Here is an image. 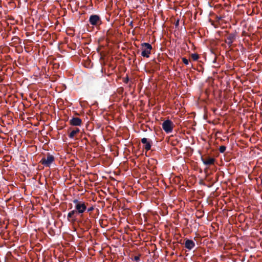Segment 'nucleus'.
Returning a JSON list of instances; mask_svg holds the SVG:
<instances>
[{
	"mask_svg": "<svg viewBox=\"0 0 262 262\" xmlns=\"http://www.w3.org/2000/svg\"><path fill=\"white\" fill-rule=\"evenodd\" d=\"M73 202L75 204V209L78 213V214H79L80 217H82L83 216V213L86 210V205L88 203H85L84 202L79 201L77 199L74 200Z\"/></svg>",
	"mask_w": 262,
	"mask_h": 262,
	"instance_id": "1",
	"label": "nucleus"
},
{
	"mask_svg": "<svg viewBox=\"0 0 262 262\" xmlns=\"http://www.w3.org/2000/svg\"><path fill=\"white\" fill-rule=\"evenodd\" d=\"M55 158L50 153H47L46 157H43L41 159L40 163L46 167H50L51 164L54 161Z\"/></svg>",
	"mask_w": 262,
	"mask_h": 262,
	"instance_id": "2",
	"label": "nucleus"
},
{
	"mask_svg": "<svg viewBox=\"0 0 262 262\" xmlns=\"http://www.w3.org/2000/svg\"><path fill=\"white\" fill-rule=\"evenodd\" d=\"M142 52L141 55L144 57H149L152 49V46L150 44L146 42H144L141 44Z\"/></svg>",
	"mask_w": 262,
	"mask_h": 262,
	"instance_id": "3",
	"label": "nucleus"
},
{
	"mask_svg": "<svg viewBox=\"0 0 262 262\" xmlns=\"http://www.w3.org/2000/svg\"><path fill=\"white\" fill-rule=\"evenodd\" d=\"M162 126L163 130L168 134L172 132L174 124L171 120L167 119L163 122Z\"/></svg>",
	"mask_w": 262,
	"mask_h": 262,
	"instance_id": "4",
	"label": "nucleus"
},
{
	"mask_svg": "<svg viewBox=\"0 0 262 262\" xmlns=\"http://www.w3.org/2000/svg\"><path fill=\"white\" fill-rule=\"evenodd\" d=\"M78 223L85 227L86 231H88L92 227V222L88 217H85L84 216L80 217V219L77 221Z\"/></svg>",
	"mask_w": 262,
	"mask_h": 262,
	"instance_id": "5",
	"label": "nucleus"
},
{
	"mask_svg": "<svg viewBox=\"0 0 262 262\" xmlns=\"http://www.w3.org/2000/svg\"><path fill=\"white\" fill-rule=\"evenodd\" d=\"M89 22L92 26L97 27L102 24L100 17L96 14L91 15L89 18Z\"/></svg>",
	"mask_w": 262,
	"mask_h": 262,
	"instance_id": "6",
	"label": "nucleus"
},
{
	"mask_svg": "<svg viewBox=\"0 0 262 262\" xmlns=\"http://www.w3.org/2000/svg\"><path fill=\"white\" fill-rule=\"evenodd\" d=\"M236 36L237 33L236 32L234 33H228L226 36L225 42L230 47L234 41L235 40Z\"/></svg>",
	"mask_w": 262,
	"mask_h": 262,
	"instance_id": "7",
	"label": "nucleus"
},
{
	"mask_svg": "<svg viewBox=\"0 0 262 262\" xmlns=\"http://www.w3.org/2000/svg\"><path fill=\"white\" fill-rule=\"evenodd\" d=\"M184 244L185 247L188 250H191L195 246V243L191 239L185 238Z\"/></svg>",
	"mask_w": 262,
	"mask_h": 262,
	"instance_id": "8",
	"label": "nucleus"
},
{
	"mask_svg": "<svg viewBox=\"0 0 262 262\" xmlns=\"http://www.w3.org/2000/svg\"><path fill=\"white\" fill-rule=\"evenodd\" d=\"M78 215L75 209L71 211L68 214L67 218L69 221L71 222H75L76 221V216Z\"/></svg>",
	"mask_w": 262,
	"mask_h": 262,
	"instance_id": "9",
	"label": "nucleus"
},
{
	"mask_svg": "<svg viewBox=\"0 0 262 262\" xmlns=\"http://www.w3.org/2000/svg\"><path fill=\"white\" fill-rule=\"evenodd\" d=\"M70 123L73 126H80L82 124V120L79 118L73 117L70 120Z\"/></svg>",
	"mask_w": 262,
	"mask_h": 262,
	"instance_id": "10",
	"label": "nucleus"
},
{
	"mask_svg": "<svg viewBox=\"0 0 262 262\" xmlns=\"http://www.w3.org/2000/svg\"><path fill=\"white\" fill-rule=\"evenodd\" d=\"M201 160L204 164L207 166L214 164L215 161V159L213 158H208L207 159H204L202 157Z\"/></svg>",
	"mask_w": 262,
	"mask_h": 262,
	"instance_id": "11",
	"label": "nucleus"
},
{
	"mask_svg": "<svg viewBox=\"0 0 262 262\" xmlns=\"http://www.w3.org/2000/svg\"><path fill=\"white\" fill-rule=\"evenodd\" d=\"M142 143L144 144V148L146 150H149L151 148V144L149 141L146 138H143L141 139Z\"/></svg>",
	"mask_w": 262,
	"mask_h": 262,
	"instance_id": "12",
	"label": "nucleus"
},
{
	"mask_svg": "<svg viewBox=\"0 0 262 262\" xmlns=\"http://www.w3.org/2000/svg\"><path fill=\"white\" fill-rule=\"evenodd\" d=\"M79 131H80V130H79V128H76V129H75L73 130L72 131H71V132L70 133V134H69V138H71V139L73 138L74 137L75 135L77 133H79Z\"/></svg>",
	"mask_w": 262,
	"mask_h": 262,
	"instance_id": "13",
	"label": "nucleus"
},
{
	"mask_svg": "<svg viewBox=\"0 0 262 262\" xmlns=\"http://www.w3.org/2000/svg\"><path fill=\"white\" fill-rule=\"evenodd\" d=\"M191 58L193 60L196 61L199 59V56L198 54H192L191 55Z\"/></svg>",
	"mask_w": 262,
	"mask_h": 262,
	"instance_id": "14",
	"label": "nucleus"
},
{
	"mask_svg": "<svg viewBox=\"0 0 262 262\" xmlns=\"http://www.w3.org/2000/svg\"><path fill=\"white\" fill-rule=\"evenodd\" d=\"M226 147L225 146H221L220 147H219V151L221 153H224L225 152V151L226 150Z\"/></svg>",
	"mask_w": 262,
	"mask_h": 262,
	"instance_id": "15",
	"label": "nucleus"
},
{
	"mask_svg": "<svg viewBox=\"0 0 262 262\" xmlns=\"http://www.w3.org/2000/svg\"><path fill=\"white\" fill-rule=\"evenodd\" d=\"M182 61H183V63L184 64H185L186 65H187L189 63V60L187 59H186L185 57H183L182 58Z\"/></svg>",
	"mask_w": 262,
	"mask_h": 262,
	"instance_id": "16",
	"label": "nucleus"
},
{
	"mask_svg": "<svg viewBox=\"0 0 262 262\" xmlns=\"http://www.w3.org/2000/svg\"><path fill=\"white\" fill-rule=\"evenodd\" d=\"M94 208L93 206H91L90 207H89V208H87L86 207V211L87 212H90L91 211H92L93 210H94Z\"/></svg>",
	"mask_w": 262,
	"mask_h": 262,
	"instance_id": "17",
	"label": "nucleus"
},
{
	"mask_svg": "<svg viewBox=\"0 0 262 262\" xmlns=\"http://www.w3.org/2000/svg\"><path fill=\"white\" fill-rule=\"evenodd\" d=\"M140 259V255L135 256L134 257V260H135L136 261H139Z\"/></svg>",
	"mask_w": 262,
	"mask_h": 262,
	"instance_id": "18",
	"label": "nucleus"
},
{
	"mask_svg": "<svg viewBox=\"0 0 262 262\" xmlns=\"http://www.w3.org/2000/svg\"><path fill=\"white\" fill-rule=\"evenodd\" d=\"M129 81V78L128 76H126L125 78H124L123 82L125 83H127Z\"/></svg>",
	"mask_w": 262,
	"mask_h": 262,
	"instance_id": "19",
	"label": "nucleus"
},
{
	"mask_svg": "<svg viewBox=\"0 0 262 262\" xmlns=\"http://www.w3.org/2000/svg\"><path fill=\"white\" fill-rule=\"evenodd\" d=\"M12 40H13L14 42L17 41L18 40H19V38L18 37H14L12 39Z\"/></svg>",
	"mask_w": 262,
	"mask_h": 262,
	"instance_id": "20",
	"label": "nucleus"
},
{
	"mask_svg": "<svg viewBox=\"0 0 262 262\" xmlns=\"http://www.w3.org/2000/svg\"><path fill=\"white\" fill-rule=\"evenodd\" d=\"M179 20H178L177 21V22L176 23V24H175V26H176V27H177V26L179 25Z\"/></svg>",
	"mask_w": 262,
	"mask_h": 262,
	"instance_id": "21",
	"label": "nucleus"
}]
</instances>
